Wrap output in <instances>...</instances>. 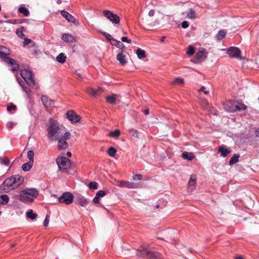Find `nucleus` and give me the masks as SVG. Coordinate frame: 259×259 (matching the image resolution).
<instances>
[{"label": "nucleus", "mask_w": 259, "mask_h": 259, "mask_svg": "<svg viewBox=\"0 0 259 259\" xmlns=\"http://www.w3.org/2000/svg\"><path fill=\"white\" fill-rule=\"evenodd\" d=\"M144 113L145 115H148L149 114V109H146L144 111Z\"/></svg>", "instance_id": "63"}, {"label": "nucleus", "mask_w": 259, "mask_h": 259, "mask_svg": "<svg viewBox=\"0 0 259 259\" xmlns=\"http://www.w3.org/2000/svg\"><path fill=\"white\" fill-rule=\"evenodd\" d=\"M41 101L45 107L50 106L53 102L51 100H50L47 96L42 95L41 97Z\"/></svg>", "instance_id": "24"}, {"label": "nucleus", "mask_w": 259, "mask_h": 259, "mask_svg": "<svg viewBox=\"0 0 259 259\" xmlns=\"http://www.w3.org/2000/svg\"><path fill=\"white\" fill-rule=\"evenodd\" d=\"M255 134L257 137H259V127L255 130Z\"/></svg>", "instance_id": "62"}, {"label": "nucleus", "mask_w": 259, "mask_h": 259, "mask_svg": "<svg viewBox=\"0 0 259 259\" xmlns=\"http://www.w3.org/2000/svg\"><path fill=\"white\" fill-rule=\"evenodd\" d=\"M24 29V27H21L20 28L17 29L16 31V33L20 38H23L25 36V35L23 32Z\"/></svg>", "instance_id": "40"}, {"label": "nucleus", "mask_w": 259, "mask_h": 259, "mask_svg": "<svg viewBox=\"0 0 259 259\" xmlns=\"http://www.w3.org/2000/svg\"><path fill=\"white\" fill-rule=\"evenodd\" d=\"M227 53L230 58H234L242 59L241 56V51L239 49L235 47H231L227 50Z\"/></svg>", "instance_id": "8"}, {"label": "nucleus", "mask_w": 259, "mask_h": 259, "mask_svg": "<svg viewBox=\"0 0 259 259\" xmlns=\"http://www.w3.org/2000/svg\"><path fill=\"white\" fill-rule=\"evenodd\" d=\"M49 223V216L48 215H47L46 217V218L45 219L44 222V226L45 227H47Z\"/></svg>", "instance_id": "53"}, {"label": "nucleus", "mask_w": 259, "mask_h": 259, "mask_svg": "<svg viewBox=\"0 0 259 259\" xmlns=\"http://www.w3.org/2000/svg\"><path fill=\"white\" fill-rule=\"evenodd\" d=\"M117 60L120 62V63L124 65L127 63V61L125 59V55L122 53H119L117 55Z\"/></svg>", "instance_id": "23"}, {"label": "nucleus", "mask_w": 259, "mask_h": 259, "mask_svg": "<svg viewBox=\"0 0 259 259\" xmlns=\"http://www.w3.org/2000/svg\"><path fill=\"white\" fill-rule=\"evenodd\" d=\"M7 48L5 47L0 46V58L4 62L7 59V56L10 55V53L6 52Z\"/></svg>", "instance_id": "17"}, {"label": "nucleus", "mask_w": 259, "mask_h": 259, "mask_svg": "<svg viewBox=\"0 0 259 259\" xmlns=\"http://www.w3.org/2000/svg\"><path fill=\"white\" fill-rule=\"evenodd\" d=\"M4 62L7 63L9 66H13V67L11 69L12 72L17 71L19 70V65L17 63L15 60L7 56V59H6L5 61Z\"/></svg>", "instance_id": "10"}, {"label": "nucleus", "mask_w": 259, "mask_h": 259, "mask_svg": "<svg viewBox=\"0 0 259 259\" xmlns=\"http://www.w3.org/2000/svg\"><path fill=\"white\" fill-rule=\"evenodd\" d=\"M61 14L62 16L65 18V19L69 22H71L74 24H76V20L75 18L70 14L68 12L65 10H63L61 11Z\"/></svg>", "instance_id": "12"}, {"label": "nucleus", "mask_w": 259, "mask_h": 259, "mask_svg": "<svg viewBox=\"0 0 259 259\" xmlns=\"http://www.w3.org/2000/svg\"><path fill=\"white\" fill-rule=\"evenodd\" d=\"M155 11L154 10H151L148 13V15L150 17H152L154 15Z\"/></svg>", "instance_id": "60"}, {"label": "nucleus", "mask_w": 259, "mask_h": 259, "mask_svg": "<svg viewBox=\"0 0 259 259\" xmlns=\"http://www.w3.org/2000/svg\"><path fill=\"white\" fill-rule=\"evenodd\" d=\"M232 108V110L240 111L245 110L247 108V106L242 103L236 102L235 106Z\"/></svg>", "instance_id": "20"}, {"label": "nucleus", "mask_w": 259, "mask_h": 259, "mask_svg": "<svg viewBox=\"0 0 259 259\" xmlns=\"http://www.w3.org/2000/svg\"><path fill=\"white\" fill-rule=\"evenodd\" d=\"M236 101H228L225 103V108L226 110L234 112L235 110H232V108H234L233 106L235 105Z\"/></svg>", "instance_id": "22"}, {"label": "nucleus", "mask_w": 259, "mask_h": 259, "mask_svg": "<svg viewBox=\"0 0 259 259\" xmlns=\"http://www.w3.org/2000/svg\"><path fill=\"white\" fill-rule=\"evenodd\" d=\"M20 74L24 80L28 78H31L33 76L32 72L26 69L21 70Z\"/></svg>", "instance_id": "16"}, {"label": "nucleus", "mask_w": 259, "mask_h": 259, "mask_svg": "<svg viewBox=\"0 0 259 259\" xmlns=\"http://www.w3.org/2000/svg\"><path fill=\"white\" fill-rule=\"evenodd\" d=\"M138 256L146 259H161L160 254L156 251H153L148 248L141 247L136 252Z\"/></svg>", "instance_id": "4"}, {"label": "nucleus", "mask_w": 259, "mask_h": 259, "mask_svg": "<svg viewBox=\"0 0 259 259\" xmlns=\"http://www.w3.org/2000/svg\"><path fill=\"white\" fill-rule=\"evenodd\" d=\"M38 195V191L37 189L26 188L20 191L19 199L24 203H31Z\"/></svg>", "instance_id": "3"}, {"label": "nucleus", "mask_w": 259, "mask_h": 259, "mask_svg": "<svg viewBox=\"0 0 259 259\" xmlns=\"http://www.w3.org/2000/svg\"><path fill=\"white\" fill-rule=\"evenodd\" d=\"M186 17L189 19H194L196 17L195 11L192 9H190L189 11L187 13Z\"/></svg>", "instance_id": "34"}, {"label": "nucleus", "mask_w": 259, "mask_h": 259, "mask_svg": "<svg viewBox=\"0 0 259 259\" xmlns=\"http://www.w3.org/2000/svg\"><path fill=\"white\" fill-rule=\"evenodd\" d=\"M181 25L183 28H187L188 27L189 23L187 21H184L182 23Z\"/></svg>", "instance_id": "56"}, {"label": "nucleus", "mask_w": 259, "mask_h": 259, "mask_svg": "<svg viewBox=\"0 0 259 259\" xmlns=\"http://www.w3.org/2000/svg\"><path fill=\"white\" fill-rule=\"evenodd\" d=\"M0 163L5 166L9 165L10 162L8 157L6 156L0 157Z\"/></svg>", "instance_id": "32"}, {"label": "nucleus", "mask_w": 259, "mask_h": 259, "mask_svg": "<svg viewBox=\"0 0 259 259\" xmlns=\"http://www.w3.org/2000/svg\"><path fill=\"white\" fill-rule=\"evenodd\" d=\"M184 83V80L180 77L176 78L174 80L172 81L171 84H182Z\"/></svg>", "instance_id": "42"}, {"label": "nucleus", "mask_w": 259, "mask_h": 259, "mask_svg": "<svg viewBox=\"0 0 259 259\" xmlns=\"http://www.w3.org/2000/svg\"><path fill=\"white\" fill-rule=\"evenodd\" d=\"M121 39L122 41L127 42L128 44H130L131 42V40L130 39H128L127 37H125V36L122 37Z\"/></svg>", "instance_id": "54"}, {"label": "nucleus", "mask_w": 259, "mask_h": 259, "mask_svg": "<svg viewBox=\"0 0 259 259\" xmlns=\"http://www.w3.org/2000/svg\"><path fill=\"white\" fill-rule=\"evenodd\" d=\"M195 50L194 47L192 46H190L188 47V50L187 51V54L189 56H192L194 54Z\"/></svg>", "instance_id": "47"}, {"label": "nucleus", "mask_w": 259, "mask_h": 259, "mask_svg": "<svg viewBox=\"0 0 259 259\" xmlns=\"http://www.w3.org/2000/svg\"><path fill=\"white\" fill-rule=\"evenodd\" d=\"M22 89L24 92H25L27 95L29 94V90L27 89L25 86H22Z\"/></svg>", "instance_id": "59"}, {"label": "nucleus", "mask_w": 259, "mask_h": 259, "mask_svg": "<svg viewBox=\"0 0 259 259\" xmlns=\"http://www.w3.org/2000/svg\"><path fill=\"white\" fill-rule=\"evenodd\" d=\"M74 199L73 195L69 192H65L62 194L58 198V201L61 203H64L66 205L71 204Z\"/></svg>", "instance_id": "6"}, {"label": "nucleus", "mask_w": 259, "mask_h": 259, "mask_svg": "<svg viewBox=\"0 0 259 259\" xmlns=\"http://www.w3.org/2000/svg\"><path fill=\"white\" fill-rule=\"evenodd\" d=\"M31 43L32 44V47H35L36 46V44L34 42H32L31 39L28 38H24V40L23 41V46H24L28 45Z\"/></svg>", "instance_id": "44"}, {"label": "nucleus", "mask_w": 259, "mask_h": 259, "mask_svg": "<svg viewBox=\"0 0 259 259\" xmlns=\"http://www.w3.org/2000/svg\"><path fill=\"white\" fill-rule=\"evenodd\" d=\"M218 151L221 153L222 157L227 156L231 152V150L228 149L225 145H222L219 147Z\"/></svg>", "instance_id": "15"}, {"label": "nucleus", "mask_w": 259, "mask_h": 259, "mask_svg": "<svg viewBox=\"0 0 259 259\" xmlns=\"http://www.w3.org/2000/svg\"><path fill=\"white\" fill-rule=\"evenodd\" d=\"M106 194V192L103 190L98 191L93 199V202L95 204L100 203V198L104 197Z\"/></svg>", "instance_id": "14"}, {"label": "nucleus", "mask_w": 259, "mask_h": 259, "mask_svg": "<svg viewBox=\"0 0 259 259\" xmlns=\"http://www.w3.org/2000/svg\"><path fill=\"white\" fill-rule=\"evenodd\" d=\"M19 12L22 14L24 16H28L29 14V10L24 7H20L19 8Z\"/></svg>", "instance_id": "36"}, {"label": "nucleus", "mask_w": 259, "mask_h": 259, "mask_svg": "<svg viewBox=\"0 0 259 259\" xmlns=\"http://www.w3.org/2000/svg\"><path fill=\"white\" fill-rule=\"evenodd\" d=\"M198 91L199 92H203L205 95H207L209 93L208 91L205 90V88L204 86L201 87Z\"/></svg>", "instance_id": "57"}, {"label": "nucleus", "mask_w": 259, "mask_h": 259, "mask_svg": "<svg viewBox=\"0 0 259 259\" xmlns=\"http://www.w3.org/2000/svg\"><path fill=\"white\" fill-rule=\"evenodd\" d=\"M56 163L59 169L63 172L66 171L71 166L70 160L65 157H58L56 159Z\"/></svg>", "instance_id": "5"}, {"label": "nucleus", "mask_w": 259, "mask_h": 259, "mask_svg": "<svg viewBox=\"0 0 259 259\" xmlns=\"http://www.w3.org/2000/svg\"><path fill=\"white\" fill-rule=\"evenodd\" d=\"M119 186L121 187H125L128 188H136V184L134 182L128 181H120Z\"/></svg>", "instance_id": "21"}, {"label": "nucleus", "mask_w": 259, "mask_h": 259, "mask_svg": "<svg viewBox=\"0 0 259 259\" xmlns=\"http://www.w3.org/2000/svg\"><path fill=\"white\" fill-rule=\"evenodd\" d=\"M66 155L70 157L71 156V153L70 152H67V153H66Z\"/></svg>", "instance_id": "64"}, {"label": "nucleus", "mask_w": 259, "mask_h": 259, "mask_svg": "<svg viewBox=\"0 0 259 259\" xmlns=\"http://www.w3.org/2000/svg\"><path fill=\"white\" fill-rule=\"evenodd\" d=\"M136 54L137 55L139 59H142L146 57V53L145 51L142 50L141 49L138 48L136 51Z\"/></svg>", "instance_id": "33"}, {"label": "nucleus", "mask_w": 259, "mask_h": 259, "mask_svg": "<svg viewBox=\"0 0 259 259\" xmlns=\"http://www.w3.org/2000/svg\"><path fill=\"white\" fill-rule=\"evenodd\" d=\"M182 157L184 159H187L189 160H192L194 158V156L193 154L191 153H188L187 152H184L182 154Z\"/></svg>", "instance_id": "31"}, {"label": "nucleus", "mask_w": 259, "mask_h": 259, "mask_svg": "<svg viewBox=\"0 0 259 259\" xmlns=\"http://www.w3.org/2000/svg\"><path fill=\"white\" fill-rule=\"evenodd\" d=\"M142 179L143 176L141 174H136L133 177V180L135 181L141 180Z\"/></svg>", "instance_id": "51"}, {"label": "nucleus", "mask_w": 259, "mask_h": 259, "mask_svg": "<svg viewBox=\"0 0 259 259\" xmlns=\"http://www.w3.org/2000/svg\"><path fill=\"white\" fill-rule=\"evenodd\" d=\"M102 34L104 36H105L106 37V38L107 39H108V40L109 41H113V40H115V39L113 38L111 35L110 34H109V33L106 32H104L102 33Z\"/></svg>", "instance_id": "49"}, {"label": "nucleus", "mask_w": 259, "mask_h": 259, "mask_svg": "<svg viewBox=\"0 0 259 259\" xmlns=\"http://www.w3.org/2000/svg\"><path fill=\"white\" fill-rule=\"evenodd\" d=\"M16 106L12 103H10L7 107V110L10 111L12 110H16Z\"/></svg>", "instance_id": "50"}, {"label": "nucleus", "mask_w": 259, "mask_h": 259, "mask_svg": "<svg viewBox=\"0 0 259 259\" xmlns=\"http://www.w3.org/2000/svg\"><path fill=\"white\" fill-rule=\"evenodd\" d=\"M9 201V197L7 194L0 195V204L3 205L7 204Z\"/></svg>", "instance_id": "28"}, {"label": "nucleus", "mask_w": 259, "mask_h": 259, "mask_svg": "<svg viewBox=\"0 0 259 259\" xmlns=\"http://www.w3.org/2000/svg\"><path fill=\"white\" fill-rule=\"evenodd\" d=\"M62 39L66 42L72 43L75 41V37L69 33L64 34L62 36Z\"/></svg>", "instance_id": "18"}, {"label": "nucleus", "mask_w": 259, "mask_h": 259, "mask_svg": "<svg viewBox=\"0 0 259 259\" xmlns=\"http://www.w3.org/2000/svg\"><path fill=\"white\" fill-rule=\"evenodd\" d=\"M33 163H32V161H29L28 162L24 163L22 166V169L25 171H28L33 166Z\"/></svg>", "instance_id": "29"}, {"label": "nucleus", "mask_w": 259, "mask_h": 259, "mask_svg": "<svg viewBox=\"0 0 259 259\" xmlns=\"http://www.w3.org/2000/svg\"><path fill=\"white\" fill-rule=\"evenodd\" d=\"M71 137V134L69 132H66L62 137L66 141L69 139Z\"/></svg>", "instance_id": "52"}, {"label": "nucleus", "mask_w": 259, "mask_h": 259, "mask_svg": "<svg viewBox=\"0 0 259 259\" xmlns=\"http://www.w3.org/2000/svg\"><path fill=\"white\" fill-rule=\"evenodd\" d=\"M113 41L114 42V43L111 42V44L112 45L115 46L118 48L122 49L124 47V45L120 41L115 39V40H113Z\"/></svg>", "instance_id": "41"}, {"label": "nucleus", "mask_w": 259, "mask_h": 259, "mask_svg": "<svg viewBox=\"0 0 259 259\" xmlns=\"http://www.w3.org/2000/svg\"><path fill=\"white\" fill-rule=\"evenodd\" d=\"M239 155L234 154L230 159L229 164L232 165L239 161Z\"/></svg>", "instance_id": "35"}, {"label": "nucleus", "mask_w": 259, "mask_h": 259, "mask_svg": "<svg viewBox=\"0 0 259 259\" xmlns=\"http://www.w3.org/2000/svg\"><path fill=\"white\" fill-rule=\"evenodd\" d=\"M88 187L91 189H97L98 188V183L96 182H90L88 185Z\"/></svg>", "instance_id": "48"}, {"label": "nucleus", "mask_w": 259, "mask_h": 259, "mask_svg": "<svg viewBox=\"0 0 259 259\" xmlns=\"http://www.w3.org/2000/svg\"><path fill=\"white\" fill-rule=\"evenodd\" d=\"M130 132H133L132 135H133V136L135 137H136V138H138V132L137 130H134L133 129H131L129 131Z\"/></svg>", "instance_id": "55"}, {"label": "nucleus", "mask_w": 259, "mask_h": 259, "mask_svg": "<svg viewBox=\"0 0 259 259\" xmlns=\"http://www.w3.org/2000/svg\"><path fill=\"white\" fill-rule=\"evenodd\" d=\"M57 140L58 141V146L59 149H64L67 147V143L66 141L62 137V136Z\"/></svg>", "instance_id": "19"}, {"label": "nucleus", "mask_w": 259, "mask_h": 259, "mask_svg": "<svg viewBox=\"0 0 259 259\" xmlns=\"http://www.w3.org/2000/svg\"><path fill=\"white\" fill-rule=\"evenodd\" d=\"M196 177L195 176H191L190 180L188 182V185L189 186H193L196 183Z\"/></svg>", "instance_id": "45"}, {"label": "nucleus", "mask_w": 259, "mask_h": 259, "mask_svg": "<svg viewBox=\"0 0 259 259\" xmlns=\"http://www.w3.org/2000/svg\"><path fill=\"white\" fill-rule=\"evenodd\" d=\"M62 127L60 126L59 122L53 118H50L47 128L48 139L50 140L57 141L60 136H62Z\"/></svg>", "instance_id": "2"}, {"label": "nucleus", "mask_w": 259, "mask_h": 259, "mask_svg": "<svg viewBox=\"0 0 259 259\" xmlns=\"http://www.w3.org/2000/svg\"><path fill=\"white\" fill-rule=\"evenodd\" d=\"M14 126V123L12 122H9L7 124V127L8 129H12Z\"/></svg>", "instance_id": "58"}, {"label": "nucleus", "mask_w": 259, "mask_h": 259, "mask_svg": "<svg viewBox=\"0 0 259 259\" xmlns=\"http://www.w3.org/2000/svg\"><path fill=\"white\" fill-rule=\"evenodd\" d=\"M106 99L107 102L111 104H114L116 103V98L115 95L107 96Z\"/></svg>", "instance_id": "37"}, {"label": "nucleus", "mask_w": 259, "mask_h": 259, "mask_svg": "<svg viewBox=\"0 0 259 259\" xmlns=\"http://www.w3.org/2000/svg\"><path fill=\"white\" fill-rule=\"evenodd\" d=\"M26 83L30 87H31L33 89H36L37 85L36 83L33 79V76L31 78H28L27 79L25 80Z\"/></svg>", "instance_id": "26"}, {"label": "nucleus", "mask_w": 259, "mask_h": 259, "mask_svg": "<svg viewBox=\"0 0 259 259\" xmlns=\"http://www.w3.org/2000/svg\"><path fill=\"white\" fill-rule=\"evenodd\" d=\"M39 53V51L37 50H32V53L33 54V55H37L38 53Z\"/></svg>", "instance_id": "61"}, {"label": "nucleus", "mask_w": 259, "mask_h": 259, "mask_svg": "<svg viewBox=\"0 0 259 259\" xmlns=\"http://www.w3.org/2000/svg\"><path fill=\"white\" fill-rule=\"evenodd\" d=\"M24 182V178L19 175H15L6 179L1 185L0 189L5 192L14 190L22 185Z\"/></svg>", "instance_id": "1"}, {"label": "nucleus", "mask_w": 259, "mask_h": 259, "mask_svg": "<svg viewBox=\"0 0 259 259\" xmlns=\"http://www.w3.org/2000/svg\"><path fill=\"white\" fill-rule=\"evenodd\" d=\"M87 92L90 96L95 97L101 94L103 92V90L100 88L97 90H95L92 88H88L87 89Z\"/></svg>", "instance_id": "13"}, {"label": "nucleus", "mask_w": 259, "mask_h": 259, "mask_svg": "<svg viewBox=\"0 0 259 259\" xmlns=\"http://www.w3.org/2000/svg\"><path fill=\"white\" fill-rule=\"evenodd\" d=\"M56 60L58 62L63 64L66 61V56L64 55V53H61L59 54V55L57 57Z\"/></svg>", "instance_id": "30"}, {"label": "nucleus", "mask_w": 259, "mask_h": 259, "mask_svg": "<svg viewBox=\"0 0 259 259\" xmlns=\"http://www.w3.org/2000/svg\"><path fill=\"white\" fill-rule=\"evenodd\" d=\"M116 150L113 147H110L107 151V153L110 157H114L116 153Z\"/></svg>", "instance_id": "39"}, {"label": "nucleus", "mask_w": 259, "mask_h": 259, "mask_svg": "<svg viewBox=\"0 0 259 259\" xmlns=\"http://www.w3.org/2000/svg\"><path fill=\"white\" fill-rule=\"evenodd\" d=\"M206 53L204 49L200 50L196 55V58L197 60L205 59L206 58Z\"/></svg>", "instance_id": "25"}, {"label": "nucleus", "mask_w": 259, "mask_h": 259, "mask_svg": "<svg viewBox=\"0 0 259 259\" xmlns=\"http://www.w3.org/2000/svg\"><path fill=\"white\" fill-rule=\"evenodd\" d=\"M27 157L29 159V161H32V163H33L34 152L32 150H29L28 151Z\"/></svg>", "instance_id": "46"}, {"label": "nucleus", "mask_w": 259, "mask_h": 259, "mask_svg": "<svg viewBox=\"0 0 259 259\" xmlns=\"http://www.w3.org/2000/svg\"><path fill=\"white\" fill-rule=\"evenodd\" d=\"M103 15L113 24H118L120 22V18L116 14L110 10H104L103 12Z\"/></svg>", "instance_id": "7"}, {"label": "nucleus", "mask_w": 259, "mask_h": 259, "mask_svg": "<svg viewBox=\"0 0 259 259\" xmlns=\"http://www.w3.org/2000/svg\"><path fill=\"white\" fill-rule=\"evenodd\" d=\"M76 204L82 207H86L89 203V200L81 195L78 196L75 200Z\"/></svg>", "instance_id": "11"}, {"label": "nucleus", "mask_w": 259, "mask_h": 259, "mask_svg": "<svg viewBox=\"0 0 259 259\" xmlns=\"http://www.w3.org/2000/svg\"><path fill=\"white\" fill-rule=\"evenodd\" d=\"M226 35V32L224 30H220L216 35V38L218 41H221Z\"/></svg>", "instance_id": "27"}, {"label": "nucleus", "mask_w": 259, "mask_h": 259, "mask_svg": "<svg viewBox=\"0 0 259 259\" xmlns=\"http://www.w3.org/2000/svg\"><path fill=\"white\" fill-rule=\"evenodd\" d=\"M26 216L31 220H34L37 217V214L33 213L32 210H30L26 213Z\"/></svg>", "instance_id": "43"}, {"label": "nucleus", "mask_w": 259, "mask_h": 259, "mask_svg": "<svg viewBox=\"0 0 259 259\" xmlns=\"http://www.w3.org/2000/svg\"><path fill=\"white\" fill-rule=\"evenodd\" d=\"M120 132L118 130H115L114 131L110 132L108 134V136L113 138H117L120 136Z\"/></svg>", "instance_id": "38"}, {"label": "nucleus", "mask_w": 259, "mask_h": 259, "mask_svg": "<svg viewBox=\"0 0 259 259\" xmlns=\"http://www.w3.org/2000/svg\"><path fill=\"white\" fill-rule=\"evenodd\" d=\"M67 118L71 123H75L80 120V116L77 115L73 111L69 110L66 113Z\"/></svg>", "instance_id": "9"}]
</instances>
